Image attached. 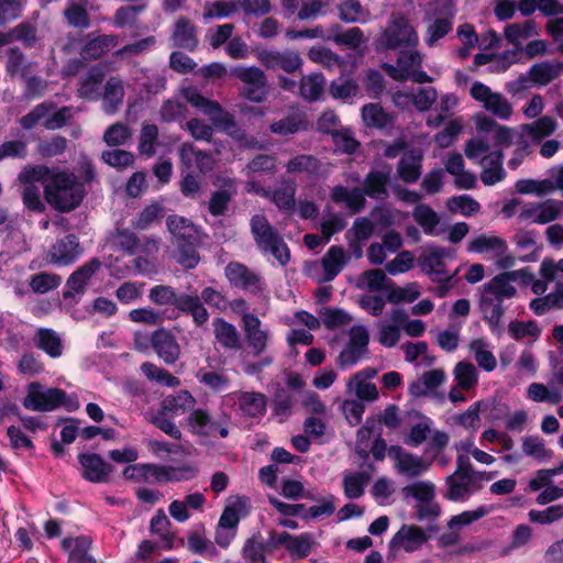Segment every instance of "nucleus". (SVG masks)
Masks as SVG:
<instances>
[{"label":"nucleus","mask_w":563,"mask_h":563,"mask_svg":"<svg viewBox=\"0 0 563 563\" xmlns=\"http://www.w3.org/2000/svg\"><path fill=\"white\" fill-rule=\"evenodd\" d=\"M86 195L85 186L74 173L57 170L45 186L44 198L56 211L66 213L80 206Z\"/></svg>","instance_id":"nucleus-1"},{"label":"nucleus","mask_w":563,"mask_h":563,"mask_svg":"<svg viewBox=\"0 0 563 563\" xmlns=\"http://www.w3.org/2000/svg\"><path fill=\"white\" fill-rule=\"evenodd\" d=\"M464 152L468 159L482 167L481 179L484 185L494 186L505 179L504 154L500 150H492L487 140L481 136L468 140Z\"/></svg>","instance_id":"nucleus-2"},{"label":"nucleus","mask_w":563,"mask_h":563,"mask_svg":"<svg viewBox=\"0 0 563 563\" xmlns=\"http://www.w3.org/2000/svg\"><path fill=\"white\" fill-rule=\"evenodd\" d=\"M492 474L476 472L467 456L456 457L455 472L446 477L445 497L453 501H463L481 489V481L492 479Z\"/></svg>","instance_id":"nucleus-3"},{"label":"nucleus","mask_w":563,"mask_h":563,"mask_svg":"<svg viewBox=\"0 0 563 563\" xmlns=\"http://www.w3.org/2000/svg\"><path fill=\"white\" fill-rule=\"evenodd\" d=\"M250 227L256 246L261 252L264 254H271L279 262L280 265L288 263L290 258L289 249L280 234L272 227L263 214L253 216Z\"/></svg>","instance_id":"nucleus-4"},{"label":"nucleus","mask_w":563,"mask_h":563,"mask_svg":"<svg viewBox=\"0 0 563 563\" xmlns=\"http://www.w3.org/2000/svg\"><path fill=\"white\" fill-rule=\"evenodd\" d=\"M46 130L54 131L65 126L71 119V107L64 106L57 109L54 101H43L30 112L20 118L19 123L23 130H33L41 120Z\"/></svg>","instance_id":"nucleus-5"},{"label":"nucleus","mask_w":563,"mask_h":563,"mask_svg":"<svg viewBox=\"0 0 563 563\" xmlns=\"http://www.w3.org/2000/svg\"><path fill=\"white\" fill-rule=\"evenodd\" d=\"M228 420V417L217 420L209 410L194 408L186 418V427L197 437L224 439L229 435Z\"/></svg>","instance_id":"nucleus-6"},{"label":"nucleus","mask_w":563,"mask_h":563,"mask_svg":"<svg viewBox=\"0 0 563 563\" xmlns=\"http://www.w3.org/2000/svg\"><path fill=\"white\" fill-rule=\"evenodd\" d=\"M351 256L338 245L331 246L320 262L307 265V273L319 283L333 280L346 266Z\"/></svg>","instance_id":"nucleus-7"},{"label":"nucleus","mask_w":563,"mask_h":563,"mask_svg":"<svg viewBox=\"0 0 563 563\" xmlns=\"http://www.w3.org/2000/svg\"><path fill=\"white\" fill-rule=\"evenodd\" d=\"M180 93L185 101L200 110L214 125L221 126L227 133L233 135L235 124L218 102L205 98L195 87H185Z\"/></svg>","instance_id":"nucleus-8"},{"label":"nucleus","mask_w":563,"mask_h":563,"mask_svg":"<svg viewBox=\"0 0 563 563\" xmlns=\"http://www.w3.org/2000/svg\"><path fill=\"white\" fill-rule=\"evenodd\" d=\"M65 398L64 389L58 387L44 388L41 383L32 382L27 385L23 407L27 410L49 412L60 408Z\"/></svg>","instance_id":"nucleus-9"},{"label":"nucleus","mask_w":563,"mask_h":563,"mask_svg":"<svg viewBox=\"0 0 563 563\" xmlns=\"http://www.w3.org/2000/svg\"><path fill=\"white\" fill-rule=\"evenodd\" d=\"M470 95L482 108L500 120L507 121L514 113L512 104L503 93L494 91L481 81H475L471 86Z\"/></svg>","instance_id":"nucleus-10"},{"label":"nucleus","mask_w":563,"mask_h":563,"mask_svg":"<svg viewBox=\"0 0 563 563\" xmlns=\"http://www.w3.org/2000/svg\"><path fill=\"white\" fill-rule=\"evenodd\" d=\"M453 0H449L443 10H428L423 18L424 35L423 41L427 46L433 47L439 41L448 35L453 29L452 11Z\"/></svg>","instance_id":"nucleus-11"},{"label":"nucleus","mask_w":563,"mask_h":563,"mask_svg":"<svg viewBox=\"0 0 563 563\" xmlns=\"http://www.w3.org/2000/svg\"><path fill=\"white\" fill-rule=\"evenodd\" d=\"M231 75L243 84L241 95L253 102H262L268 95L266 75L258 67L236 66L231 69Z\"/></svg>","instance_id":"nucleus-12"},{"label":"nucleus","mask_w":563,"mask_h":563,"mask_svg":"<svg viewBox=\"0 0 563 563\" xmlns=\"http://www.w3.org/2000/svg\"><path fill=\"white\" fill-rule=\"evenodd\" d=\"M222 405L234 407L243 417L262 418L266 412L267 397L260 391L236 390L223 396Z\"/></svg>","instance_id":"nucleus-13"},{"label":"nucleus","mask_w":563,"mask_h":563,"mask_svg":"<svg viewBox=\"0 0 563 563\" xmlns=\"http://www.w3.org/2000/svg\"><path fill=\"white\" fill-rule=\"evenodd\" d=\"M418 41V34L408 20L400 15H393L379 38V44L386 48L415 47Z\"/></svg>","instance_id":"nucleus-14"},{"label":"nucleus","mask_w":563,"mask_h":563,"mask_svg":"<svg viewBox=\"0 0 563 563\" xmlns=\"http://www.w3.org/2000/svg\"><path fill=\"white\" fill-rule=\"evenodd\" d=\"M369 341L368 331L363 325H354L349 332V342L338 357L341 368L352 367L366 354Z\"/></svg>","instance_id":"nucleus-15"},{"label":"nucleus","mask_w":563,"mask_h":563,"mask_svg":"<svg viewBox=\"0 0 563 563\" xmlns=\"http://www.w3.org/2000/svg\"><path fill=\"white\" fill-rule=\"evenodd\" d=\"M562 214L563 202L548 199L542 202L526 203L519 212V219L526 222L545 224L559 219Z\"/></svg>","instance_id":"nucleus-16"},{"label":"nucleus","mask_w":563,"mask_h":563,"mask_svg":"<svg viewBox=\"0 0 563 563\" xmlns=\"http://www.w3.org/2000/svg\"><path fill=\"white\" fill-rule=\"evenodd\" d=\"M396 471L406 477H418L429 471L431 463L422 456L412 454L400 446H391L388 451Z\"/></svg>","instance_id":"nucleus-17"},{"label":"nucleus","mask_w":563,"mask_h":563,"mask_svg":"<svg viewBox=\"0 0 563 563\" xmlns=\"http://www.w3.org/2000/svg\"><path fill=\"white\" fill-rule=\"evenodd\" d=\"M449 257H452L451 250L429 246L420 257L421 268L433 282H448L454 276L445 268L444 260Z\"/></svg>","instance_id":"nucleus-18"},{"label":"nucleus","mask_w":563,"mask_h":563,"mask_svg":"<svg viewBox=\"0 0 563 563\" xmlns=\"http://www.w3.org/2000/svg\"><path fill=\"white\" fill-rule=\"evenodd\" d=\"M141 213L131 221V227L118 225L115 232L111 234L109 241L115 250H120L129 256H139L141 249Z\"/></svg>","instance_id":"nucleus-19"},{"label":"nucleus","mask_w":563,"mask_h":563,"mask_svg":"<svg viewBox=\"0 0 563 563\" xmlns=\"http://www.w3.org/2000/svg\"><path fill=\"white\" fill-rule=\"evenodd\" d=\"M249 347L254 356L264 354L272 339L269 330L255 314H245L242 324Z\"/></svg>","instance_id":"nucleus-20"},{"label":"nucleus","mask_w":563,"mask_h":563,"mask_svg":"<svg viewBox=\"0 0 563 563\" xmlns=\"http://www.w3.org/2000/svg\"><path fill=\"white\" fill-rule=\"evenodd\" d=\"M102 262L98 257H91L84 265L74 271L66 282L63 291L64 299H71L75 295H82L91 277L101 268Z\"/></svg>","instance_id":"nucleus-21"},{"label":"nucleus","mask_w":563,"mask_h":563,"mask_svg":"<svg viewBox=\"0 0 563 563\" xmlns=\"http://www.w3.org/2000/svg\"><path fill=\"white\" fill-rule=\"evenodd\" d=\"M78 463L82 468L81 476L90 483H107L113 466L97 453H79Z\"/></svg>","instance_id":"nucleus-22"},{"label":"nucleus","mask_w":563,"mask_h":563,"mask_svg":"<svg viewBox=\"0 0 563 563\" xmlns=\"http://www.w3.org/2000/svg\"><path fill=\"white\" fill-rule=\"evenodd\" d=\"M79 240L75 234H67L57 240L47 253V261L57 266H67L80 254Z\"/></svg>","instance_id":"nucleus-23"},{"label":"nucleus","mask_w":563,"mask_h":563,"mask_svg":"<svg viewBox=\"0 0 563 563\" xmlns=\"http://www.w3.org/2000/svg\"><path fill=\"white\" fill-rule=\"evenodd\" d=\"M422 63L421 54L416 49L401 51L396 65L384 63L382 67L396 80H406L410 76V71L419 68Z\"/></svg>","instance_id":"nucleus-24"},{"label":"nucleus","mask_w":563,"mask_h":563,"mask_svg":"<svg viewBox=\"0 0 563 563\" xmlns=\"http://www.w3.org/2000/svg\"><path fill=\"white\" fill-rule=\"evenodd\" d=\"M225 276L229 282L246 291L256 292L261 289V278L245 265L233 262L227 265Z\"/></svg>","instance_id":"nucleus-25"},{"label":"nucleus","mask_w":563,"mask_h":563,"mask_svg":"<svg viewBox=\"0 0 563 563\" xmlns=\"http://www.w3.org/2000/svg\"><path fill=\"white\" fill-rule=\"evenodd\" d=\"M152 346L166 364H174L180 355V346L175 336L165 329H158L152 334Z\"/></svg>","instance_id":"nucleus-26"},{"label":"nucleus","mask_w":563,"mask_h":563,"mask_svg":"<svg viewBox=\"0 0 563 563\" xmlns=\"http://www.w3.org/2000/svg\"><path fill=\"white\" fill-rule=\"evenodd\" d=\"M427 539L426 532L420 527L404 525L393 537L390 545L394 549L413 552L418 550Z\"/></svg>","instance_id":"nucleus-27"},{"label":"nucleus","mask_w":563,"mask_h":563,"mask_svg":"<svg viewBox=\"0 0 563 563\" xmlns=\"http://www.w3.org/2000/svg\"><path fill=\"white\" fill-rule=\"evenodd\" d=\"M438 99V92L433 87L419 88L416 92L408 93L396 91L393 101L396 106L406 107L412 102L419 111H427Z\"/></svg>","instance_id":"nucleus-28"},{"label":"nucleus","mask_w":563,"mask_h":563,"mask_svg":"<svg viewBox=\"0 0 563 563\" xmlns=\"http://www.w3.org/2000/svg\"><path fill=\"white\" fill-rule=\"evenodd\" d=\"M445 170L454 176V185L460 189H473L476 186V176L465 169L464 159L461 154H450L445 161Z\"/></svg>","instance_id":"nucleus-29"},{"label":"nucleus","mask_w":563,"mask_h":563,"mask_svg":"<svg viewBox=\"0 0 563 563\" xmlns=\"http://www.w3.org/2000/svg\"><path fill=\"white\" fill-rule=\"evenodd\" d=\"M445 379L446 376L443 369L433 368L424 372L417 380L411 382L408 390L413 397L427 396L435 391Z\"/></svg>","instance_id":"nucleus-30"},{"label":"nucleus","mask_w":563,"mask_h":563,"mask_svg":"<svg viewBox=\"0 0 563 563\" xmlns=\"http://www.w3.org/2000/svg\"><path fill=\"white\" fill-rule=\"evenodd\" d=\"M507 250L506 241L497 235L481 234L468 242L470 252L487 254L494 258L504 255Z\"/></svg>","instance_id":"nucleus-31"},{"label":"nucleus","mask_w":563,"mask_h":563,"mask_svg":"<svg viewBox=\"0 0 563 563\" xmlns=\"http://www.w3.org/2000/svg\"><path fill=\"white\" fill-rule=\"evenodd\" d=\"M330 198L338 205L343 203L353 213L361 212L366 205V199L361 188L349 189L338 185L331 189Z\"/></svg>","instance_id":"nucleus-32"},{"label":"nucleus","mask_w":563,"mask_h":563,"mask_svg":"<svg viewBox=\"0 0 563 563\" xmlns=\"http://www.w3.org/2000/svg\"><path fill=\"white\" fill-rule=\"evenodd\" d=\"M102 265L108 269L111 277L122 279L131 274L141 273V256L126 260L125 256L109 255Z\"/></svg>","instance_id":"nucleus-33"},{"label":"nucleus","mask_w":563,"mask_h":563,"mask_svg":"<svg viewBox=\"0 0 563 563\" xmlns=\"http://www.w3.org/2000/svg\"><path fill=\"white\" fill-rule=\"evenodd\" d=\"M181 163L187 168L198 169L201 173L211 170L213 167L212 157L202 151L197 150L191 143H184L179 150Z\"/></svg>","instance_id":"nucleus-34"},{"label":"nucleus","mask_w":563,"mask_h":563,"mask_svg":"<svg viewBox=\"0 0 563 563\" xmlns=\"http://www.w3.org/2000/svg\"><path fill=\"white\" fill-rule=\"evenodd\" d=\"M196 405V398L188 390H180L175 395H169L162 401L163 413L170 417L190 412Z\"/></svg>","instance_id":"nucleus-35"},{"label":"nucleus","mask_w":563,"mask_h":563,"mask_svg":"<svg viewBox=\"0 0 563 563\" xmlns=\"http://www.w3.org/2000/svg\"><path fill=\"white\" fill-rule=\"evenodd\" d=\"M422 154L419 151L406 152L398 164V176L405 183H416L421 176Z\"/></svg>","instance_id":"nucleus-36"},{"label":"nucleus","mask_w":563,"mask_h":563,"mask_svg":"<svg viewBox=\"0 0 563 563\" xmlns=\"http://www.w3.org/2000/svg\"><path fill=\"white\" fill-rule=\"evenodd\" d=\"M213 332L217 342L227 350H238L241 346L236 328L222 318L213 320Z\"/></svg>","instance_id":"nucleus-37"},{"label":"nucleus","mask_w":563,"mask_h":563,"mask_svg":"<svg viewBox=\"0 0 563 563\" xmlns=\"http://www.w3.org/2000/svg\"><path fill=\"white\" fill-rule=\"evenodd\" d=\"M479 308L483 313L484 320L487 321L490 328H497L504 314L503 300L493 296L486 289L483 288Z\"/></svg>","instance_id":"nucleus-38"},{"label":"nucleus","mask_w":563,"mask_h":563,"mask_svg":"<svg viewBox=\"0 0 563 563\" xmlns=\"http://www.w3.org/2000/svg\"><path fill=\"white\" fill-rule=\"evenodd\" d=\"M487 514H488V508L486 506H481L477 509L466 510L460 515L452 517L451 520L449 521V528L452 530V532L448 537L443 536L442 540L444 541V543L455 542L457 539V534H456L455 530H459L462 527L468 526V525L479 520Z\"/></svg>","instance_id":"nucleus-39"},{"label":"nucleus","mask_w":563,"mask_h":563,"mask_svg":"<svg viewBox=\"0 0 563 563\" xmlns=\"http://www.w3.org/2000/svg\"><path fill=\"white\" fill-rule=\"evenodd\" d=\"M389 173L383 170H372L364 179L362 189L364 197L368 196L375 199H384L387 197V183Z\"/></svg>","instance_id":"nucleus-40"},{"label":"nucleus","mask_w":563,"mask_h":563,"mask_svg":"<svg viewBox=\"0 0 563 563\" xmlns=\"http://www.w3.org/2000/svg\"><path fill=\"white\" fill-rule=\"evenodd\" d=\"M117 36L112 34L99 35L89 40L81 48V56L85 59H98L106 52L117 46Z\"/></svg>","instance_id":"nucleus-41"},{"label":"nucleus","mask_w":563,"mask_h":563,"mask_svg":"<svg viewBox=\"0 0 563 563\" xmlns=\"http://www.w3.org/2000/svg\"><path fill=\"white\" fill-rule=\"evenodd\" d=\"M390 280L382 269H369L357 276L355 286L361 290L378 292L388 290Z\"/></svg>","instance_id":"nucleus-42"},{"label":"nucleus","mask_w":563,"mask_h":563,"mask_svg":"<svg viewBox=\"0 0 563 563\" xmlns=\"http://www.w3.org/2000/svg\"><path fill=\"white\" fill-rule=\"evenodd\" d=\"M167 227L176 242L197 241L198 232L196 227L184 217L170 216L167 219Z\"/></svg>","instance_id":"nucleus-43"},{"label":"nucleus","mask_w":563,"mask_h":563,"mask_svg":"<svg viewBox=\"0 0 563 563\" xmlns=\"http://www.w3.org/2000/svg\"><path fill=\"white\" fill-rule=\"evenodd\" d=\"M124 97V90L122 82L111 77L104 86V92L102 97V110L107 114H113L117 112L119 104L122 103Z\"/></svg>","instance_id":"nucleus-44"},{"label":"nucleus","mask_w":563,"mask_h":563,"mask_svg":"<svg viewBox=\"0 0 563 563\" xmlns=\"http://www.w3.org/2000/svg\"><path fill=\"white\" fill-rule=\"evenodd\" d=\"M172 38L176 46L187 49H194L198 43L195 26L185 18L178 19L175 23Z\"/></svg>","instance_id":"nucleus-45"},{"label":"nucleus","mask_w":563,"mask_h":563,"mask_svg":"<svg viewBox=\"0 0 563 563\" xmlns=\"http://www.w3.org/2000/svg\"><path fill=\"white\" fill-rule=\"evenodd\" d=\"M527 398L534 402L556 405L563 400V394L558 387L531 383L527 388Z\"/></svg>","instance_id":"nucleus-46"},{"label":"nucleus","mask_w":563,"mask_h":563,"mask_svg":"<svg viewBox=\"0 0 563 563\" xmlns=\"http://www.w3.org/2000/svg\"><path fill=\"white\" fill-rule=\"evenodd\" d=\"M57 170L58 169H53L45 165H29L20 172L18 179L25 186L34 185V183H41L45 188Z\"/></svg>","instance_id":"nucleus-47"},{"label":"nucleus","mask_w":563,"mask_h":563,"mask_svg":"<svg viewBox=\"0 0 563 563\" xmlns=\"http://www.w3.org/2000/svg\"><path fill=\"white\" fill-rule=\"evenodd\" d=\"M521 449L526 456L538 462H545L553 457V451L545 446L544 440L537 435L523 437Z\"/></svg>","instance_id":"nucleus-48"},{"label":"nucleus","mask_w":563,"mask_h":563,"mask_svg":"<svg viewBox=\"0 0 563 563\" xmlns=\"http://www.w3.org/2000/svg\"><path fill=\"white\" fill-rule=\"evenodd\" d=\"M340 19L346 23H366L371 13L357 0H343L339 4Z\"/></svg>","instance_id":"nucleus-49"},{"label":"nucleus","mask_w":563,"mask_h":563,"mask_svg":"<svg viewBox=\"0 0 563 563\" xmlns=\"http://www.w3.org/2000/svg\"><path fill=\"white\" fill-rule=\"evenodd\" d=\"M504 35L509 43L519 46L523 41L538 35V27L533 21L511 23L505 26Z\"/></svg>","instance_id":"nucleus-50"},{"label":"nucleus","mask_w":563,"mask_h":563,"mask_svg":"<svg viewBox=\"0 0 563 563\" xmlns=\"http://www.w3.org/2000/svg\"><path fill=\"white\" fill-rule=\"evenodd\" d=\"M377 341L385 347H394L401 336V324L393 319V311L389 319L380 321L377 324Z\"/></svg>","instance_id":"nucleus-51"},{"label":"nucleus","mask_w":563,"mask_h":563,"mask_svg":"<svg viewBox=\"0 0 563 563\" xmlns=\"http://www.w3.org/2000/svg\"><path fill=\"white\" fill-rule=\"evenodd\" d=\"M512 283L514 282L510 279L508 273L506 272L495 276L492 280L486 283L483 288L504 301L505 299L515 297L517 294V289Z\"/></svg>","instance_id":"nucleus-52"},{"label":"nucleus","mask_w":563,"mask_h":563,"mask_svg":"<svg viewBox=\"0 0 563 563\" xmlns=\"http://www.w3.org/2000/svg\"><path fill=\"white\" fill-rule=\"evenodd\" d=\"M470 350L474 355L477 365L486 371L493 372L497 366L495 355L489 349V344L483 339H475L470 343Z\"/></svg>","instance_id":"nucleus-53"},{"label":"nucleus","mask_w":563,"mask_h":563,"mask_svg":"<svg viewBox=\"0 0 563 563\" xmlns=\"http://www.w3.org/2000/svg\"><path fill=\"white\" fill-rule=\"evenodd\" d=\"M412 217L427 235L434 236L439 234L438 225L440 218L429 206L418 205L413 209Z\"/></svg>","instance_id":"nucleus-54"},{"label":"nucleus","mask_w":563,"mask_h":563,"mask_svg":"<svg viewBox=\"0 0 563 563\" xmlns=\"http://www.w3.org/2000/svg\"><path fill=\"white\" fill-rule=\"evenodd\" d=\"M346 391L354 395L362 402H374L379 397V391L375 384L350 377L346 383Z\"/></svg>","instance_id":"nucleus-55"},{"label":"nucleus","mask_w":563,"mask_h":563,"mask_svg":"<svg viewBox=\"0 0 563 563\" xmlns=\"http://www.w3.org/2000/svg\"><path fill=\"white\" fill-rule=\"evenodd\" d=\"M556 121L553 118L545 115L532 123L522 125V130L532 139V141L540 142L552 135L556 130Z\"/></svg>","instance_id":"nucleus-56"},{"label":"nucleus","mask_w":563,"mask_h":563,"mask_svg":"<svg viewBox=\"0 0 563 563\" xmlns=\"http://www.w3.org/2000/svg\"><path fill=\"white\" fill-rule=\"evenodd\" d=\"M361 112L363 122L371 128L383 129L393 121V117L378 103L365 104Z\"/></svg>","instance_id":"nucleus-57"},{"label":"nucleus","mask_w":563,"mask_h":563,"mask_svg":"<svg viewBox=\"0 0 563 563\" xmlns=\"http://www.w3.org/2000/svg\"><path fill=\"white\" fill-rule=\"evenodd\" d=\"M338 26H332L329 29L331 32V40L338 45H344L350 48H360L362 45L366 44L367 40L364 36L363 32L358 27H351L344 33H340Z\"/></svg>","instance_id":"nucleus-58"},{"label":"nucleus","mask_w":563,"mask_h":563,"mask_svg":"<svg viewBox=\"0 0 563 563\" xmlns=\"http://www.w3.org/2000/svg\"><path fill=\"white\" fill-rule=\"evenodd\" d=\"M36 346L53 358L60 356L63 353L60 338L52 329L43 328L37 331Z\"/></svg>","instance_id":"nucleus-59"},{"label":"nucleus","mask_w":563,"mask_h":563,"mask_svg":"<svg viewBox=\"0 0 563 563\" xmlns=\"http://www.w3.org/2000/svg\"><path fill=\"white\" fill-rule=\"evenodd\" d=\"M561 64H553L549 62H543L540 64L533 65L529 73L530 81L538 85H547L556 77H559L561 73Z\"/></svg>","instance_id":"nucleus-60"},{"label":"nucleus","mask_w":563,"mask_h":563,"mask_svg":"<svg viewBox=\"0 0 563 563\" xmlns=\"http://www.w3.org/2000/svg\"><path fill=\"white\" fill-rule=\"evenodd\" d=\"M457 386L463 390L473 389L478 383L476 367L470 362H459L453 371Z\"/></svg>","instance_id":"nucleus-61"},{"label":"nucleus","mask_w":563,"mask_h":563,"mask_svg":"<svg viewBox=\"0 0 563 563\" xmlns=\"http://www.w3.org/2000/svg\"><path fill=\"white\" fill-rule=\"evenodd\" d=\"M421 292L416 283L407 284L404 287H395L390 282L387 290V299L391 303H411L420 297Z\"/></svg>","instance_id":"nucleus-62"},{"label":"nucleus","mask_w":563,"mask_h":563,"mask_svg":"<svg viewBox=\"0 0 563 563\" xmlns=\"http://www.w3.org/2000/svg\"><path fill=\"white\" fill-rule=\"evenodd\" d=\"M62 284V277L58 274L41 272L31 275L29 285L35 294H46L56 289Z\"/></svg>","instance_id":"nucleus-63"},{"label":"nucleus","mask_w":563,"mask_h":563,"mask_svg":"<svg viewBox=\"0 0 563 563\" xmlns=\"http://www.w3.org/2000/svg\"><path fill=\"white\" fill-rule=\"evenodd\" d=\"M325 79L321 74L303 76L300 80V95L310 101L317 100L324 90Z\"/></svg>","instance_id":"nucleus-64"}]
</instances>
